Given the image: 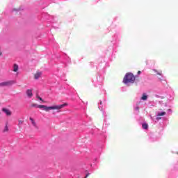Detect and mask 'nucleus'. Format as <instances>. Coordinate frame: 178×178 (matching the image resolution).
Returning a JSON list of instances; mask_svg holds the SVG:
<instances>
[{
	"label": "nucleus",
	"mask_w": 178,
	"mask_h": 178,
	"mask_svg": "<svg viewBox=\"0 0 178 178\" xmlns=\"http://www.w3.org/2000/svg\"><path fill=\"white\" fill-rule=\"evenodd\" d=\"M67 103H64L63 104H60L58 106H47L45 105H37V104H33L31 106L33 107H38L39 109H43L46 112H49L51 110L56 109L57 111H59V109H62L63 108H65V106H67Z\"/></svg>",
	"instance_id": "f257e3e1"
},
{
	"label": "nucleus",
	"mask_w": 178,
	"mask_h": 178,
	"mask_svg": "<svg viewBox=\"0 0 178 178\" xmlns=\"http://www.w3.org/2000/svg\"><path fill=\"white\" fill-rule=\"evenodd\" d=\"M136 81V76L131 73H127L123 79V83L128 84V83H134Z\"/></svg>",
	"instance_id": "f03ea898"
},
{
	"label": "nucleus",
	"mask_w": 178,
	"mask_h": 178,
	"mask_svg": "<svg viewBox=\"0 0 178 178\" xmlns=\"http://www.w3.org/2000/svg\"><path fill=\"white\" fill-rule=\"evenodd\" d=\"M16 81H8L5 82L0 83V87H9L10 86H13V84H15Z\"/></svg>",
	"instance_id": "7ed1b4c3"
},
{
	"label": "nucleus",
	"mask_w": 178,
	"mask_h": 178,
	"mask_svg": "<svg viewBox=\"0 0 178 178\" xmlns=\"http://www.w3.org/2000/svg\"><path fill=\"white\" fill-rule=\"evenodd\" d=\"M26 94L28 98H32L33 97V90H31V89L26 90Z\"/></svg>",
	"instance_id": "20e7f679"
},
{
	"label": "nucleus",
	"mask_w": 178,
	"mask_h": 178,
	"mask_svg": "<svg viewBox=\"0 0 178 178\" xmlns=\"http://www.w3.org/2000/svg\"><path fill=\"white\" fill-rule=\"evenodd\" d=\"M2 111L4 112L7 116H10L12 115V112H10V111L8 108H2Z\"/></svg>",
	"instance_id": "39448f33"
},
{
	"label": "nucleus",
	"mask_w": 178,
	"mask_h": 178,
	"mask_svg": "<svg viewBox=\"0 0 178 178\" xmlns=\"http://www.w3.org/2000/svg\"><path fill=\"white\" fill-rule=\"evenodd\" d=\"M41 74H42V73L40 72H36V73L34 74V79H35V80H38V79H40V77H41Z\"/></svg>",
	"instance_id": "423d86ee"
},
{
	"label": "nucleus",
	"mask_w": 178,
	"mask_h": 178,
	"mask_svg": "<svg viewBox=\"0 0 178 178\" xmlns=\"http://www.w3.org/2000/svg\"><path fill=\"white\" fill-rule=\"evenodd\" d=\"M140 99H142V101H147V99H148V95H147L145 93H143Z\"/></svg>",
	"instance_id": "0eeeda50"
},
{
	"label": "nucleus",
	"mask_w": 178,
	"mask_h": 178,
	"mask_svg": "<svg viewBox=\"0 0 178 178\" xmlns=\"http://www.w3.org/2000/svg\"><path fill=\"white\" fill-rule=\"evenodd\" d=\"M17 70H19V65H17V64H14L13 71L17 72Z\"/></svg>",
	"instance_id": "6e6552de"
},
{
	"label": "nucleus",
	"mask_w": 178,
	"mask_h": 178,
	"mask_svg": "<svg viewBox=\"0 0 178 178\" xmlns=\"http://www.w3.org/2000/svg\"><path fill=\"white\" fill-rule=\"evenodd\" d=\"M29 120H31V122L33 126H34V127H37V124L35 123V121H34V119L30 118Z\"/></svg>",
	"instance_id": "1a4fd4ad"
},
{
	"label": "nucleus",
	"mask_w": 178,
	"mask_h": 178,
	"mask_svg": "<svg viewBox=\"0 0 178 178\" xmlns=\"http://www.w3.org/2000/svg\"><path fill=\"white\" fill-rule=\"evenodd\" d=\"M8 131H9V128L8 127V124H6L4 129L3 130V133H8Z\"/></svg>",
	"instance_id": "9d476101"
},
{
	"label": "nucleus",
	"mask_w": 178,
	"mask_h": 178,
	"mask_svg": "<svg viewBox=\"0 0 178 178\" xmlns=\"http://www.w3.org/2000/svg\"><path fill=\"white\" fill-rule=\"evenodd\" d=\"M142 127H143V129H144L145 130H147V129H148V124H147V123L143 124Z\"/></svg>",
	"instance_id": "9b49d317"
},
{
	"label": "nucleus",
	"mask_w": 178,
	"mask_h": 178,
	"mask_svg": "<svg viewBox=\"0 0 178 178\" xmlns=\"http://www.w3.org/2000/svg\"><path fill=\"white\" fill-rule=\"evenodd\" d=\"M165 115H166V112L163 111L161 113H159L157 116H165Z\"/></svg>",
	"instance_id": "f8f14e48"
},
{
	"label": "nucleus",
	"mask_w": 178,
	"mask_h": 178,
	"mask_svg": "<svg viewBox=\"0 0 178 178\" xmlns=\"http://www.w3.org/2000/svg\"><path fill=\"white\" fill-rule=\"evenodd\" d=\"M19 123H18V124H19V126H22V124H23V123H24V120H19Z\"/></svg>",
	"instance_id": "ddd939ff"
},
{
	"label": "nucleus",
	"mask_w": 178,
	"mask_h": 178,
	"mask_svg": "<svg viewBox=\"0 0 178 178\" xmlns=\"http://www.w3.org/2000/svg\"><path fill=\"white\" fill-rule=\"evenodd\" d=\"M36 98H38V99H39L40 101H42V102H44V100H42V98H41V97L37 95Z\"/></svg>",
	"instance_id": "4468645a"
},
{
	"label": "nucleus",
	"mask_w": 178,
	"mask_h": 178,
	"mask_svg": "<svg viewBox=\"0 0 178 178\" xmlns=\"http://www.w3.org/2000/svg\"><path fill=\"white\" fill-rule=\"evenodd\" d=\"M156 119H157V120H161V119H162V118L158 117Z\"/></svg>",
	"instance_id": "2eb2a0df"
},
{
	"label": "nucleus",
	"mask_w": 178,
	"mask_h": 178,
	"mask_svg": "<svg viewBox=\"0 0 178 178\" xmlns=\"http://www.w3.org/2000/svg\"><path fill=\"white\" fill-rule=\"evenodd\" d=\"M158 74L161 76V74H162V72H159Z\"/></svg>",
	"instance_id": "dca6fc26"
},
{
	"label": "nucleus",
	"mask_w": 178,
	"mask_h": 178,
	"mask_svg": "<svg viewBox=\"0 0 178 178\" xmlns=\"http://www.w3.org/2000/svg\"><path fill=\"white\" fill-rule=\"evenodd\" d=\"M138 74H141V71H138Z\"/></svg>",
	"instance_id": "f3484780"
},
{
	"label": "nucleus",
	"mask_w": 178,
	"mask_h": 178,
	"mask_svg": "<svg viewBox=\"0 0 178 178\" xmlns=\"http://www.w3.org/2000/svg\"><path fill=\"white\" fill-rule=\"evenodd\" d=\"M90 174H88V175H86V176L85 177L86 178H87V177H88V175H89Z\"/></svg>",
	"instance_id": "a211bd4d"
},
{
	"label": "nucleus",
	"mask_w": 178,
	"mask_h": 178,
	"mask_svg": "<svg viewBox=\"0 0 178 178\" xmlns=\"http://www.w3.org/2000/svg\"><path fill=\"white\" fill-rule=\"evenodd\" d=\"M1 55H2V52L1 51H0V56H1Z\"/></svg>",
	"instance_id": "6ab92c4d"
}]
</instances>
